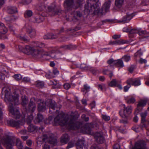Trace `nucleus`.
Listing matches in <instances>:
<instances>
[{
    "instance_id": "nucleus-1",
    "label": "nucleus",
    "mask_w": 149,
    "mask_h": 149,
    "mask_svg": "<svg viewBox=\"0 0 149 149\" xmlns=\"http://www.w3.org/2000/svg\"><path fill=\"white\" fill-rule=\"evenodd\" d=\"M33 47L29 45L25 46V48L21 46H18L20 51L28 55L31 54L34 57L37 58H41L44 55H49V52L42 48H48L47 46L43 43L36 41L32 42Z\"/></svg>"
},
{
    "instance_id": "nucleus-2",
    "label": "nucleus",
    "mask_w": 149,
    "mask_h": 149,
    "mask_svg": "<svg viewBox=\"0 0 149 149\" xmlns=\"http://www.w3.org/2000/svg\"><path fill=\"white\" fill-rule=\"evenodd\" d=\"M75 117L72 113L70 116L60 114L54 119V125H65L69 129L75 130L80 127L81 124L75 120Z\"/></svg>"
},
{
    "instance_id": "nucleus-3",
    "label": "nucleus",
    "mask_w": 149,
    "mask_h": 149,
    "mask_svg": "<svg viewBox=\"0 0 149 149\" xmlns=\"http://www.w3.org/2000/svg\"><path fill=\"white\" fill-rule=\"evenodd\" d=\"M5 97L9 102V109L10 114H11L13 118L16 119L19 118L20 115L19 108L13 106V105H18L19 103L18 94L16 93V92H14L11 95L7 90H5Z\"/></svg>"
},
{
    "instance_id": "nucleus-4",
    "label": "nucleus",
    "mask_w": 149,
    "mask_h": 149,
    "mask_svg": "<svg viewBox=\"0 0 149 149\" xmlns=\"http://www.w3.org/2000/svg\"><path fill=\"white\" fill-rule=\"evenodd\" d=\"M16 145L19 149H22L23 146L21 140L16 138L14 136L8 135L3 136L1 139V142L6 149H13V146L14 145L15 142Z\"/></svg>"
},
{
    "instance_id": "nucleus-5",
    "label": "nucleus",
    "mask_w": 149,
    "mask_h": 149,
    "mask_svg": "<svg viewBox=\"0 0 149 149\" xmlns=\"http://www.w3.org/2000/svg\"><path fill=\"white\" fill-rule=\"evenodd\" d=\"M99 0H90L85 6V9L89 12H93L94 13H98L100 11V6L98 3Z\"/></svg>"
},
{
    "instance_id": "nucleus-6",
    "label": "nucleus",
    "mask_w": 149,
    "mask_h": 149,
    "mask_svg": "<svg viewBox=\"0 0 149 149\" xmlns=\"http://www.w3.org/2000/svg\"><path fill=\"white\" fill-rule=\"evenodd\" d=\"M123 106L124 108L123 110L120 111V115L123 118H127L132 113V107L130 106L126 107L125 104H123Z\"/></svg>"
},
{
    "instance_id": "nucleus-7",
    "label": "nucleus",
    "mask_w": 149,
    "mask_h": 149,
    "mask_svg": "<svg viewBox=\"0 0 149 149\" xmlns=\"http://www.w3.org/2000/svg\"><path fill=\"white\" fill-rule=\"evenodd\" d=\"M24 119L23 118L21 121H16L13 119L8 120L7 121V124L13 127H16L17 128L20 126L23 125L24 121Z\"/></svg>"
},
{
    "instance_id": "nucleus-8",
    "label": "nucleus",
    "mask_w": 149,
    "mask_h": 149,
    "mask_svg": "<svg viewBox=\"0 0 149 149\" xmlns=\"http://www.w3.org/2000/svg\"><path fill=\"white\" fill-rule=\"evenodd\" d=\"M146 145V142L145 141H140L136 143L132 149H148Z\"/></svg>"
},
{
    "instance_id": "nucleus-9",
    "label": "nucleus",
    "mask_w": 149,
    "mask_h": 149,
    "mask_svg": "<svg viewBox=\"0 0 149 149\" xmlns=\"http://www.w3.org/2000/svg\"><path fill=\"white\" fill-rule=\"evenodd\" d=\"M49 12L52 13L53 15H59L62 13L61 10L54 5L48 8Z\"/></svg>"
},
{
    "instance_id": "nucleus-10",
    "label": "nucleus",
    "mask_w": 149,
    "mask_h": 149,
    "mask_svg": "<svg viewBox=\"0 0 149 149\" xmlns=\"http://www.w3.org/2000/svg\"><path fill=\"white\" fill-rule=\"evenodd\" d=\"M134 15L133 13L129 14V13H128L126 16L124 17L122 19L118 21V22L123 23H127L130 21Z\"/></svg>"
},
{
    "instance_id": "nucleus-11",
    "label": "nucleus",
    "mask_w": 149,
    "mask_h": 149,
    "mask_svg": "<svg viewBox=\"0 0 149 149\" xmlns=\"http://www.w3.org/2000/svg\"><path fill=\"white\" fill-rule=\"evenodd\" d=\"M44 14L43 13L36 15L33 18L34 22L39 23L42 22L44 20Z\"/></svg>"
},
{
    "instance_id": "nucleus-12",
    "label": "nucleus",
    "mask_w": 149,
    "mask_h": 149,
    "mask_svg": "<svg viewBox=\"0 0 149 149\" xmlns=\"http://www.w3.org/2000/svg\"><path fill=\"white\" fill-rule=\"evenodd\" d=\"M74 0H65L64 1V6L67 11H69L71 10L73 4Z\"/></svg>"
},
{
    "instance_id": "nucleus-13",
    "label": "nucleus",
    "mask_w": 149,
    "mask_h": 149,
    "mask_svg": "<svg viewBox=\"0 0 149 149\" xmlns=\"http://www.w3.org/2000/svg\"><path fill=\"white\" fill-rule=\"evenodd\" d=\"M26 32L29 36L31 38L35 37L36 35V30L31 26H29L27 28Z\"/></svg>"
},
{
    "instance_id": "nucleus-14",
    "label": "nucleus",
    "mask_w": 149,
    "mask_h": 149,
    "mask_svg": "<svg viewBox=\"0 0 149 149\" xmlns=\"http://www.w3.org/2000/svg\"><path fill=\"white\" fill-rule=\"evenodd\" d=\"M73 17L72 20L74 22H76L78 20V17H80L82 16V14L80 12L78 11H74L72 14Z\"/></svg>"
},
{
    "instance_id": "nucleus-15",
    "label": "nucleus",
    "mask_w": 149,
    "mask_h": 149,
    "mask_svg": "<svg viewBox=\"0 0 149 149\" xmlns=\"http://www.w3.org/2000/svg\"><path fill=\"white\" fill-rule=\"evenodd\" d=\"M38 110L39 111H42L45 109V103L41 100H39L38 101Z\"/></svg>"
},
{
    "instance_id": "nucleus-16",
    "label": "nucleus",
    "mask_w": 149,
    "mask_h": 149,
    "mask_svg": "<svg viewBox=\"0 0 149 149\" xmlns=\"http://www.w3.org/2000/svg\"><path fill=\"white\" fill-rule=\"evenodd\" d=\"M95 138L97 142L99 144H102L104 141V138L101 133H96L95 134Z\"/></svg>"
},
{
    "instance_id": "nucleus-17",
    "label": "nucleus",
    "mask_w": 149,
    "mask_h": 149,
    "mask_svg": "<svg viewBox=\"0 0 149 149\" xmlns=\"http://www.w3.org/2000/svg\"><path fill=\"white\" fill-rule=\"evenodd\" d=\"M70 137L68 135L66 134L63 135L61 137L60 141L63 144H66L70 140Z\"/></svg>"
},
{
    "instance_id": "nucleus-18",
    "label": "nucleus",
    "mask_w": 149,
    "mask_h": 149,
    "mask_svg": "<svg viewBox=\"0 0 149 149\" xmlns=\"http://www.w3.org/2000/svg\"><path fill=\"white\" fill-rule=\"evenodd\" d=\"M126 41L123 40H116L114 41H111L109 43L110 45H118L125 44Z\"/></svg>"
},
{
    "instance_id": "nucleus-19",
    "label": "nucleus",
    "mask_w": 149,
    "mask_h": 149,
    "mask_svg": "<svg viewBox=\"0 0 149 149\" xmlns=\"http://www.w3.org/2000/svg\"><path fill=\"white\" fill-rule=\"evenodd\" d=\"M138 34L143 38H146L148 36V33L146 31L142 30L141 29H139Z\"/></svg>"
},
{
    "instance_id": "nucleus-20",
    "label": "nucleus",
    "mask_w": 149,
    "mask_h": 149,
    "mask_svg": "<svg viewBox=\"0 0 149 149\" xmlns=\"http://www.w3.org/2000/svg\"><path fill=\"white\" fill-rule=\"evenodd\" d=\"M7 12L10 14H13L17 12V8L15 6H9L7 7Z\"/></svg>"
},
{
    "instance_id": "nucleus-21",
    "label": "nucleus",
    "mask_w": 149,
    "mask_h": 149,
    "mask_svg": "<svg viewBox=\"0 0 149 149\" xmlns=\"http://www.w3.org/2000/svg\"><path fill=\"white\" fill-rule=\"evenodd\" d=\"M61 47L65 49L70 50L75 49L76 48V46L75 45H64L61 46Z\"/></svg>"
},
{
    "instance_id": "nucleus-22",
    "label": "nucleus",
    "mask_w": 149,
    "mask_h": 149,
    "mask_svg": "<svg viewBox=\"0 0 149 149\" xmlns=\"http://www.w3.org/2000/svg\"><path fill=\"white\" fill-rule=\"evenodd\" d=\"M7 31V28L4 25V24L0 22V33L4 34L6 33Z\"/></svg>"
},
{
    "instance_id": "nucleus-23",
    "label": "nucleus",
    "mask_w": 149,
    "mask_h": 149,
    "mask_svg": "<svg viewBox=\"0 0 149 149\" xmlns=\"http://www.w3.org/2000/svg\"><path fill=\"white\" fill-rule=\"evenodd\" d=\"M43 119V117L42 114L40 113H38L37 116L34 120V122L36 124L39 123L41 122Z\"/></svg>"
},
{
    "instance_id": "nucleus-24",
    "label": "nucleus",
    "mask_w": 149,
    "mask_h": 149,
    "mask_svg": "<svg viewBox=\"0 0 149 149\" xmlns=\"http://www.w3.org/2000/svg\"><path fill=\"white\" fill-rule=\"evenodd\" d=\"M111 2L110 0H108V1L106 2L103 6V8L106 12L108 11L110 8Z\"/></svg>"
},
{
    "instance_id": "nucleus-25",
    "label": "nucleus",
    "mask_w": 149,
    "mask_h": 149,
    "mask_svg": "<svg viewBox=\"0 0 149 149\" xmlns=\"http://www.w3.org/2000/svg\"><path fill=\"white\" fill-rule=\"evenodd\" d=\"M139 29L133 28L130 29L129 28H127L126 31L127 32H129L131 34H133L136 33H138Z\"/></svg>"
},
{
    "instance_id": "nucleus-26",
    "label": "nucleus",
    "mask_w": 149,
    "mask_h": 149,
    "mask_svg": "<svg viewBox=\"0 0 149 149\" xmlns=\"http://www.w3.org/2000/svg\"><path fill=\"white\" fill-rule=\"evenodd\" d=\"M32 99H31L30 100L29 104L28 105V107L30 110H31L33 112L35 109L36 106L35 105L33 102L32 101Z\"/></svg>"
},
{
    "instance_id": "nucleus-27",
    "label": "nucleus",
    "mask_w": 149,
    "mask_h": 149,
    "mask_svg": "<svg viewBox=\"0 0 149 149\" xmlns=\"http://www.w3.org/2000/svg\"><path fill=\"white\" fill-rule=\"evenodd\" d=\"M48 106L49 107L50 109L55 110L56 106V103L54 101L49 100V101Z\"/></svg>"
},
{
    "instance_id": "nucleus-28",
    "label": "nucleus",
    "mask_w": 149,
    "mask_h": 149,
    "mask_svg": "<svg viewBox=\"0 0 149 149\" xmlns=\"http://www.w3.org/2000/svg\"><path fill=\"white\" fill-rule=\"evenodd\" d=\"M29 125L28 127V129L29 132H33L36 131L37 130V128L36 127L31 124Z\"/></svg>"
},
{
    "instance_id": "nucleus-29",
    "label": "nucleus",
    "mask_w": 149,
    "mask_h": 149,
    "mask_svg": "<svg viewBox=\"0 0 149 149\" xmlns=\"http://www.w3.org/2000/svg\"><path fill=\"white\" fill-rule=\"evenodd\" d=\"M147 101L148 100L147 99L141 100L138 102L137 104V107H143L145 106L146 105Z\"/></svg>"
},
{
    "instance_id": "nucleus-30",
    "label": "nucleus",
    "mask_w": 149,
    "mask_h": 149,
    "mask_svg": "<svg viewBox=\"0 0 149 149\" xmlns=\"http://www.w3.org/2000/svg\"><path fill=\"white\" fill-rule=\"evenodd\" d=\"M124 0H115V5L118 8H120L123 4Z\"/></svg>"
},
{
    "instance_id": "nucleus-31",
    "label": "nucleus",
    "mask_w": 149,
    "mask_h": 149,
    "mask_svg": "<svg viewBox=\"0 0 149 149\" xmlns=\"http://www.w3.org/2000/svg\"><path fill=\"white\" fill-rule=\"evenodd\" d=\"M116 67L120 68H123L124 66L123 62L122 59L116 60Z\"/></svg>"
},
{
    "instance_id": "nucleus-32",
    "label": "nucleus",
    "mask_w": 149,
    "mask_h": 149,
    "mask_svg": "<svg viewBox=\"0 0 149 149\" xmlns=\"http://www.w3.org/2000/svg\"><path fill=\"white\" fill-rule=\"evenodd\" d=\"M33 15V13L31 10H27L24 13V15L25 18L31 17Z\"/></svg>"
},
{
    "instance_id": "nucleus-33",
    "label": "nucleus",
    "mask_w": 149,
    "mask_h": 149,
    "mask_svg": "<svg viewBox=\"0 0 149 149\" xmlns=\"http://www.w3.org/2000/svg\"><path fill=\"white\" fill-rule=\"evenodd\" d=\"M117 84V81L115 79H113L109 84V86L111 87H116Z\"/></svg>"
},
{
    "instance_id": "nucleus-34",
    "label": "nucleus",
    "mask_w": 149,
    "mask_h": 149,
    "mask_svg": "<svg viewBox=\"0 0 149 149\" xmlns=\"http://www.w3.org/2000/svg\"><path fill=\"white\" fill-rule=\"evenodd\" d=\"M141 84L140 79L139 78L134 79L133 86H137Z\"/></svg>"
},
{
    "instance_id": "nucleus-35",
    "label": "nucleus",
    "mask_w": 149,
    "mask_h": 149,
    "mask_svg": "<svg viewBox=\"0 0 149 149\" xmlns=\"http://www.w3.org/2000/svg\"><path fill=\"white\" fill-rule=\"evenodd\" d=\"M142 54L143 53L141 51V49H140L134 54V59H136L137 58L140 57L142 55Z\"/></svg>"
},
{
    "instance_id": "nucleus-36",
    "label": "nucleus",
    "mask_w": 149,
    "mask_h": 149,
    "mask_svg": "<svg viewBox=\"0 0 149 149\" xmlns=\"http://www.w3.org/2000/svg\"><path fill=\"white\" fill-rule=\"evenodd\" d=\"M53 118L51 116H49L47 118L44 120V123L45 124L49 125L52 122Z\"/></svg>"
},
{
    "instance_id": "nucleus-37",
    "label": "nucleus",
    "mask_w": 149,
    "mask_h": 149,
    "mask_svg": "<svg viewBox=\"0 0 149 149\" xmlns=\"http://www.w3.org/2000/svg\"><path fill=\"white\" fill-rule=\"evenodd\" d=\"M22 102L21 104L24 107H25L28 103V101L27 99L25 97L22 96Z\"/></svg>"
},
{
    "instance_id": "nucleus-38",
    "label": "nucleus",
    "mask_w": 149,
    "mask_h": 149,
    "mask_svg": "<svg viewBox=\"0 0 149 149\" xmlns=\"http://www.w3.org/2000/svg\"><path fill=\"white\" fill-rule=\"evenodd\" d=\"M116 60H114L113 59H111L107 61L108 63L111 66H116Z\"/></svg>"
},
{
    "instance_id": "nucleus-39",
    "label": "nucleus",
    "mask_w": 149,
    "mask_h": 149,
    "mask_svg": "<svg viewBox=\"0 0 149 149\" xmlns=\"http://www.w3.org/2000/svg\"><path fill=\"white\" fill-rule=\"evenodd\" d=\"M4 19L8 23L15 20L14 17L13 16L6 17Z\"/></svg>"
},
{
    "instance_id": "nucleus-40",
    "label": "nucleus",
    "mask_w": 149,
    "mask_h": 149,
    "mask_svg": "<svg viewBox=\"0 0 149 149\" xmlns=\"http://www.w3.org/2000/svg\"><path fill=\"white\" fill-rule=\"evenodd\" d=\"M93 74H95L98 72V70L95 68L93 67H90L89 70Z\"/></svg>"
},
{
    "instance_id": "nucleus-41",
    "label": "nucleus",
    "mask_w": 149,
    "mask_h": 149,
    "mask_svg": "<svg viewBox=\"0 0 149 149\" xmlns=\"http://www.w3.org/2000/svg\"><path fill=\"white\" fill-rule=\"evenodd\" d=\"M19 39L24 42H27L29 41V40L27 36H20L19 37Z\"/></svg>"
},
{
    "instance_id": "nucleus-42",
    "label": "nucleus",
    "mask_w": 149,
    "mask_h": 149,
    "mask_svg": "<svg viewBox=\"0 0 149 149\" xmlns=\"http://www.w3.org/2000/svg\"><path fill=\"white\" fill-rule=\"evenodd\" d=\"M134 79L132 78H129L127 80L126 83L127 84L130 85V86L131 85L133 86Z\"/></svg>"
},
{
    "instance_id": "nucleus-43",
    "label": "nucleus",
    "mask_w": 149,
    "mask_h": 149,
    "mask_svg": "<svg viewBox=\"0 0 149 149\" xmlns=\"http://www.w3.org/2000/svg\"><path fill=\"white\" fill-rule=\"evenodd\" d=\"M75 143V141H71L68 143V145L66 148V149H69L74 146Z\"/></svg>"
},
{
    "instance_id": "nucleus-44",
    "label": "nucleus",
    "mask_w": 149,
    "mask_h": 149,
    "mask_svg": "<svg viewBox=\"0 0 149 149\" xmlns=\"http://www.w3.org/2000/svg\"><path fill=\"white\" fill-rule=\"evenodd\" d=\"M45 8V6L43 3H40L37 6L38 10L39 11H42Z\"/></svg>"
},
{
    "instance_id": "nucleus-45",
    "label": "nucleus",
    "mask_w": 149,
    "mask_h": 149,
    "mask_svg": "<svg viewBox=\"0 0 149 149\" xmlns=\"http://www.w3.org/2000/svg\"><path fill=\"white\" fill-rule=\"evenodd\" d=\"M80 68L81 69L84 70H88L90 67L88 66L86 64L83 63L81 64L80 66Z\"/></svg>"
},
{
    "instance_id": "nucleus-46",
    "label": "nucleus",
    "mask_w": 149,
    "mask_h": 149,
    "mask_svg": "<svg viewBox=\"0 0 149 149\" xmlns=\"http://www.w3.org/2000/svg\"><path fill=\"white\" fill-rule=\"evenodd\" d=\"M33 119V116L32 115L29 116L27 119L26 121L28 124H31V122Z\"/></svg>"
},
{
    "instance_id": "nucleus-47",
    "label": "nucleus",
    "mask_w": 149,
    "mask_h": 149,
    "mask_svg": "<svg viewBox=\"0 0 149 149\" xmlns=\"http://www.w3.org/2000/svg\"><path fill=\"white\" fill-rule=\"evenodd\" d=\"M146 121H142V120H141V122L140 124V127L142 130L143 128H146L147 127V125L145 123V122Z\"/></svg>"
},
{
    "instance_id": "nucleus-48",
    "label": "nucleus",
    "mask_w": 149,
    "mask_h": 149,
    "mask_svg": "<svg viewBox=\"0 0 149 149\" xmlns=\"http://www.w3.org/2000/svg\"><path fill=\"white\" fill-rule=\"evenodd\" d=\"M44 86V83L42 81H38L36 84V87L39 88H42Z\"/></svg>"
},
{
    "instance_id": "nucleus-49",
    "label": "nucleus",
    "mask_w": 149,
    "mask_h": 149,
    "mask_svg": "<svg viewBox=\"0 0 149 149\" xmlns=\"http://www.w3.org/2000/svg\"><path fill=\"white\" fill-rule=\"evenodd\" d=\"M126 62H128L130 59V56L127 55H125L122 58Z\"/></svg>"
},
{
    "instance_id": "nucleus-50",
    "label": "nucleus",
    "mask_w": 149,
    "mask_h": 149,
    "mask_svg": "<svg viewBox=\"0 0 149 149\" xmlns=\"http://www.w3.org/2000/svg\"><path fill=\"white\" fill-rule=\"evenodd\" d=\"M141 116V120L142 121H146L145 117L147 115V112H145L144 113H142L140 114Z\"/></svg>"
},
{
    "instance_id": "nucleus-51",
    "label": "nucleus",
    "mask_w": 149,
    "mask_h": 149,
    "mask_svg": "<svg viewBox=\"0 0 149 149\" xmlns=\"http://www.w3.org/2000/svg\"><path fill=\"white\" fill-rule=\"evenodd\" d=\"M135 101V100L134 97H132L127 101V103L130 104L134 103Z\"/></svg>"
},
{
    "instance_id": "nucleus-52",
    "label": "nucleus",
    "mask_w": 149,
    "mask_h": 149,
    "mask_svg": "<svg viewBox=\"0 0 149 149\" xmlns=\"http://www.w3.org/2000/svg\"><path fill=\"white\" fill-rule=\"evenodd\" d=\"M14 78L16 80L19 81L22 79V77L20 74H16L14 75Z\"/></svg>"
},
{
    "instance_id": "nucleus-53",
    "label": "nucleus",
    "mask_w": 149,
    "mask_h": 149,
    "mask_svg": "<svg viewBox=\"0 0 149 149\" xmlns=\"http://www.w3.org/2000/svg\"><path fill=\"white\" fill-rule=\"evenodd\" d=\"M102 116L103 119L105 121H108L110 120V117L106 115H103Z\"/></svg>"
},
{
    "instance_id": "nucleus-54",
    "label": "nucleus",
    "mask_w": 149,
    "mask_h": 149,
    "mask_svg": "<svg viewBox=\"0 0 149 149\" xmlns=\"http://www.w3.org/2000/svg\"><path fill=\"white\" fill-rule=\"evenodd\" d=\"M45 39H51V33H47L43 36Z\"/></svg>"
},
{
    "instance_id": "nucleus-55",
    "label": "nucleus",
    "mask_w": 149,
    "mask_h": 149,
    "mask_svg": "<svg viewBox=\"0 0 149 149\" xmlns=\"http://www.w3.org/2000/svg\"><path fill=\"white\" fill-rule=\"evenodd\" d=\"M51 39H54L57 38L58 36V35L57 33L54 34L51 33Z\"/></svg>"
},
{
    "instance_id": "nucleus-56",
    "label": "nucleus",
    "mask_w": 149,
    "mask_h": 149,
    "mask_svg": "<svg viewBox=\"0 0 149 149\" xmlns=\"http://www.w3.org/2000/svg\"><path fill=\"white\" fill-rule=\"evenodd\" d=\"M90 149H103V148H99L95 144H93L91 147Z\"/></svg>"
},
{
    "instance_id": "nucleus-57",
    "label": "nucleus",
    "mask_w": 149,
    "mask_h": 149,
    "mask_svg": "<svg viewBox=\"0 0 149 149\" xmlns=\"http://www.w3.org/2000/svg\"><path fill=\"white\" fill-rule=\"evenodd\" d=\"M63 86L65 89L68 90L70 88V85L68 83H65L64 84Z\"/></svg>"
},
{
    "instance_id": "nucleus-58",
    "label": "nucleus",
    "mask_w": 149,
    "mask_h": 149,
    "mask_svg": "<svg viewBox=\"0 0 149 149\" xmlns=\"http://www.w3.org/2000/svg\"><path fill=\"white\" fill-rule=\"evenodd\" d=\"M113 22L114 21L113 20L110 19H107L102 21V23L107 22L109 23H114Z\"/></svg>"
},
{
    "instance_id": "nucleus-59",
    "label": "nucleus",
    "mask_w": 149,
    "mask_h": 149,
    "mask_svg": "<svg viewBox=\"0 0 149 149\" xmlns=\"http://www.w3.org/2000/svg\"><path fill=\"white\" fill-rule=\"evenodd\" d=\"M147 61L145 59H143L142 58H140L139 62L141 64L143 63H147Z\"/></svg>"
},
{
    "instance_id": "nucleus-60",
    "label": "nucleus",
    "mask_w": 149,
    "mask_h": 149,
    "mask_svg": "<svg viewBox=\"0 0 149 149\" xmlns=\"http://www.w3.org/2000/svg\"><path fill=\"white\" fill-rule=\"evenodd\" d=\"M134 66L132 65L128 68V71L131 73H132L134 71Z\"/></svg>"
},
{
    "instance_id": "nucleus-61",
    "label": "nucleus",
    "mask_w": 149,
    "mask_h": 149,
    "mask_svg": "<svg viewBox=\"0 0 149 149\" xmlns=\"http://www.w3.org/2000/svg\"><path fill=\"white\" fill-rule=\"evenodd\" d=\"M130 86H131L130 85H129L128 84H127V86H125L123 88L124 91L125 92L127 91Z\"/></svg>"
},
{
    "instance_id": "nucleus-62",
    "label": "nucleus",
    "mask_w": 149,
    "mask_h": 149,
    "mask_svg": "<svg viewBox=\"0 0 149 149\" xmlns=\"http://www.w3.org/2000/svg\"><path fill=\"white\" fill-rule=\"evenodd\" d=\"M84 88L86 90V92H85V93H86L89 90V89L90 88V87L86 85H84Z\"/></svg>"
},
{
    "instance_id": "nucleus-63",
    "label": "nucleus",
    "mask_w": 149,
    "mask_h": 149,
    "mask_svg": "<svg viewBox=\"0 0 149 149\" xmlns=\"http://www.w3.org/2000/svg\"><path fill=\"white\" fill-rule=\"evenodd\" d=\"M57 54L56 53H52L50 54V56L52 58L54 59H57L58 58L56 56Z\"/></svg>"
},
{
    "instance_id": "nucleus-64",
    "label": "nucleus",
    "mask_w": 149,
    "mask_h": 149,
    "mask_svg": "<svg viewBox=\"0 0 149 149\" xmlns=\"http://www.w3.org/2000/svg\"><path fill=\"white\" fill-rule=\"evenodd\" d=\"M125 120H124L123 119L120 120V122L121 123H123L124 124H127V118H125Z\"/></svg>"
}]
</instances>
